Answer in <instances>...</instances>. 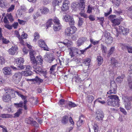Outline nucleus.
<instances>
[{"label": "nucleus", "instance_id": "1", "mask_svg": "<svg viewBox=\"0 0 132 132\" xmlns=\"http://www.w3.org/2000/svg\"><path fill=\"white\" fill-rule=\"evenodd\" d=\"M109 97L108 100V104L111 106L117 107L119 105V101L118 97L116 95H111L108 96Z\"/></svg>", "mask_w": 132, "mask_h": 132}, {"label": "nucleus", "instance_id": "2", "mask_svg": "<svg viewBox=\"0 0 132 132\" xmlns=\"http://www.w3.org/2000/svg\"><path fill=\"white\" fill-rule=\"evenodd\" d=\"M92 46V45L90 44L88 47H87L83 50H79L75 48H72L70 49L71 52H70L69 54L72 57H76L77 56L80 54H79V52H80L81 54H83L88 49L91 48Z\"/></svg>", "mask_w": 132, "mask_h": 132}, {"label": "nucleus", "instance_id": "3", "mask_svg": "<svg viewBox=\"0 0 132 132\" xmlns=\"http://www.w3.org/2000/svg\"><path fill=\"white\" fill-rule=\"evenodd\" d=\"M112 38L110 36V34L107 31L105 32L104 36L102 38L103 41L107 44H110L113 42Z\"/></svg>", "mask_w": 132, "mask_h": 132}, {"label": "nucleus", "instance_id": "4", "mask_svg": "<svg viewBox=\"0 0 132 132\" xmlns=\"http://www.w3.org/2000/svg\"><path fill=\"white\" fill-rule=\"evenodd\" d=\"M122 99L125 103V107L127 110H129L131 109V106L130 98L126 95L123 96L122 97Z\"/></svg>", "mask_w": 132, "mask_h": 132}, {"label": "nucleus", "instance_id": "5", "mask_svg": "<svg viewBox=\"0 0 132 132\" xmlns=\"http://www.w3.org/2000/svg\"><path fill=\"white\" fill-rule=\"evenodd\" d=\"M110 90L107 92L108 94H115L117 92V85L114 81H112L111 82Z\"/></svg>", "mask_w": 132, "mask_h": 132}, {"label": "nucleus", "instance_id": "6", "mask_svg": "<svg viewBox=\"0 0 132 132\" xmlns=\"http://www.w3.org/2000/svg\"><path fill=\"white\" fill-rule=\"evenodd\" d=\"M5 88H4L5 89ZM5 91L6 92V94H5L3 96V101L5 102H7L10 101L11 98V97L10 96V94H11V95L12 96L13 98L15 97V93H12V92H8V90L5 91Z\"/></svg>", "mask_w": 132, "mask_h": 132}, {"label": "nucleus", "instance_id": "7", "mask_svg": "<svg viewBox=\"0 0 132 132\" xmlns=\"http://www.w3.org/2000/svg\"><path fill=\"white\" fill-rule=\"evenodd\" d=\"M24 62L23 58H18L15 60V63L17 64V67L19 69H22L25 68L24 66L22 65V64Z\"/></svg>", "mask_w": 132, "mask_h": 132}, {"label": "nucleus", "instance_id": "8", "mask_svg": "<svg viewBox=\"0 0 132 132\" xmlns=\"http://www.w3.org/2000/svg\"><path fill=\"white\" fill-rule=\"evenodd\" d=\"M22 74L20 72L15 73L12 77V80L15 83H18L20 81L22 78Z\"/></svg>", "mask_w": 132, "mask_h": 132}, {"label": "nucleus", "instance_id": "9", "mask_svg": "<svg viewBox=\"0 0 132 132\" xmlns=\"http://www.w3.org/2000/svg\"><path fill=\"white\" fill-rule=\"evenodd\" d=\"M76 30V28L74 25L70 26V27L68 28L65 30V34L67 36H70L71 34L74 33Z\"/></svg>", "mask_w": 132, "mask_h": 132}, {"label": "nucleus", "instance_id": "10", "mask_svg": "<svg viewBox=\"0 0 132 132\" xmlns=\"http://www.w3.org/2000/svg\"><path fill=\"white\" fill-rule=\"evenodd\" d=\"M117 32H120L121 34L123 35H127L129 33V30L128 29L124 28L123 27L120 26L118 29H116Z\"/></svg>", "mask_w": 132, "mask_h": 132}, {"label": "nucleus", "instance_id": "11", "mask_svg": "<svg viewBox=\"0 0 132 132\" xmlns=\"http://www.w3.org/2000/svg\"><path fill=\"white\" fill-rule=\"evenodd\" d=\"M64 19L65 21L69 22L70 26L75 24V22L72 16L67 15L64 16Z\"/></svg>", "mask_w": 132, "mask_h": 132}, {"label": "nucleus", "instance_id": "12", "mask_svg": "<svg viewBox=\"0 0 132 132\" xmlns=\"http://www.w3.org/2000/svg\"><path fill=\"white\" fill-rule=\"evenodd\" d=\"M5 91L8 90V92H12V93L13 94H15V93H16L19 96L21 97L22 99L23 100H24L26 99V97L21 94L18 91H15L13 90L12 89H11L10 88H8L7 87H5Z\"/></svg>", "mask_w": 132, "mask_h": 132}, {"label": "nucleus", "instance_id": "13", "mask_svg": "<svg viewBox=\"0 0 132 132\" xmlns=\"http://www.w3.org/2000/svg\"><path fill=\"white\" fill-rule=\"evenodd\" d=\"M30 60L31 63L34 65L37 64H40L43 61V59L42 58H30Z\"/></svg>", "mask_w": 132, "mask_h": 132}, {"label": "nucleus", "instance_id": "14", "mask_svg": "<svg viewBox=\"0 0 132 132\" xmlns=\"http://www.w3.org/2000/svg\"><path fill=\"white\" fill-rule=\"evenodd\" d=\"M70 2L68 0H64L63 2L62 10L63 11H66L69 9Z\"/></svg>", "mask_w": 132, "mask_h": 132}, {"label": "nucleus", "instance_id": "15", "mask_svg": "<svg viewBox=\"0 0 132 132\" xmlns=\"http://www.w3.org/2000/svg\"><path fill=\"white\" fill-rule=\"evenodd\" d=\"M96 113V119L98 120H102L104 117L103 112L102 111H97Z\"/></svg>", "mask_w": 132, "mask_h": 132}, {"label": "nucleus", "instance_id": "16", "mask_svg": "<svg viewBox=\"0 0 132 132\" xmlns=\"http://www.w3.org/2000/svg\"><path fill=\"white\" fill-rule=\"evenodd\" d=\"M18 48L16 46H12L9 50L8 52L11 55H14L16 53H17V51Z\"/></svg>", "mask_w": 132, "mask_h": 132}, {"label": "nucleus", "instance_id": "17", "mask_svg": "<svg viewBox=\"0 0 132 132\" xmlns=\"http://www.w3.org/2000/svg\"><path fill=\"white\" fill-rule=\"evenodd\" d=\"M39 46L42 48H43L45 50H48L47 47L44 41L42 39L40 40L38 42Z\"/></svg>", "mask_w": 132, "mask_h": 132}, {"label": "nucleus", "instance_id": "18", "mask_svg": "<svg viewBox=\"0 0 132 132\" xmlns=\"http://www.w3.org/2000/svg\"><path fill=\"white\" fill-rule=\"evenodd\" d=\"M3 73L6 75H9L11 74V70L9 67H4L3 70Z\"/></svg>", "mask_w": 132, "mask_h": 132}, {"label": "nucleus", "instance_id": "19", "mask_svg": "<svg viewBox=\"0 0 132 132\" xmlns=\"http://www.w3.org/2000/svg\"><path fill=\"white\" fill-rule=\"evenodd\" d=\"M87 40V38L85 37L80 38L77 41L78 46H80Z\"/></svg>", "mask_w": 132, "mask_h": 132}, {"label": "nucleus", "instance_id": "20", "mask_svg": "<svg viewBox=\"0 0 132 132\" xmlns=\"http://www.w3.org/2000/svg\"><path fill=\"white\" fill-rule=\"evenodd\" d=\"M78 7V8L79 9L81 12H83L84 11L85 8V3L83 2H80L79 3Z\"/></svg>", "mask_w": 132, "mask_h": 132}, {"label": "nucleus", "instance_id": "21", "mask_svg": "<svg viewBox=\"0 0 132 132\" xmlns=\"http://www.w3.org/2000/svg\"><path fill=\"white\" fill-rule=\"evenodd\" d=\"M125 77L124 75H122L120 76H119L116 79V81L118 83H121L123 80V78Z\"/></svg>", "mask_w": 132, "mask_h": 132}, {"label": "nucleus", "instance_id": "22", "mask_svg": "<svg viewBox=\"0 0 132 132\" xmlns=\"http://www.w3.org/2000/svg\"><path fill=\"white\" fill-rule=\"evenodd\" d=\"M30 58H38V56H36V52L33 50H30L29 51Z\"/></svg>", "mask_w": 132, "mask_h": 132}, {"label": "nucleus", "instance_id": "23", "mask_svg": "<svg viewBox=\"0 0 132 132\" xmlns=\"http://www.w3.org/2000/svg\"><path fill=\"white\" fill-rule=\"evenodd\" d=\"M22 75L26 76H30L31 75L32 72L30 70L22 71L21 72Z\"/></svg>", "mask_w": 132, "mask_h": 132}, {"label": "nucleus", "instance_id": "24", "mask_svg": "<svg viewBox=\"0 0 132 132\" xmlns=\"http://www.w3.org/2000/svg\"><path fill=\"white\" fill-rule=\"evenodd\" d=\"M69 118L67 116H64L63 117L61 121L63 124H66L68 122Z\"/></svg>", "mask_w": 132, "mask_h": 132}, {"label": "nucleus", "instance_id": "25", "mask_svg": "<svg viewBox=\"0 0 132 132\" xmlns=\"http://www.w3.org/2000/svg\"><path fill=\"white\" fill-rule=\"evenodd\" d=\"M111 63L114 67H117L118 66V63L115 58H112L111 60Z\"/></svg>", "mask_w": 132, "mask_h": 132}, {"label": "nucleus", "instance_id": "26", "mask_svg": "<svg viewBox=\"0 0 132 132\" xmlns=\"http://www.w3.org/2000/svg\"><path fill=\"white\" fill-rule=\"evenodd\" d=\"M22 109H19L18 110L17 112L14 114V116L12 117L15 118L19 117L20 115L22 113Z\"/></svg>", "mask_w": 132, "mask_h": 132}, {"label": "nucleus", "instance_id": "27", "mask_svg": "<svg viewBox=\"0 0 132 132\" xmlns=\"http://www.w3.org/2000/svg\"><path fill=\"white\" fill-rule=\"evenodd\" d=\"M39 11L41 12L42 14H46L49 12L48 9L45 7H43L42 9H39Z\"/></svg>", "mask_w": 132, "mask_h": 132}, {"label": "nucleus", "instance_id": "28", "mask_svg": "<svg viewBox=\"0 0 132 132\" xmlns=\"http://www.w3.org/2000/svg\"><path fill=\"white\" fill-rule=\"evenodd\" d=\"M33 68L34 69H35L34 70V71L37 73H40L42 71V69L40 67H38L36 68L35 66H34Z\"/></svg>", "mask_w": 132, "mask_h": 132}, {"label": "nucleus", "instance_id": "29", "mask_svg": "<svg viewBox=\"0 0 132 132\" xmlns=\"http://www.w3.org/2000/svg\"><path fill=\"white\" fill-rule=\"evenodd\" d=\"M57 65V64L52 65L50 68L49 72L50 74H53L55 72V70L56 69V67Z\"/></svg>", "mask_w": 132, "mask_h": 132}, {"label": "nucleus", "instance_id": "30", "mask_svg": "<svg viewBox=\"0 0 132 132\" xmlns=\"http://www.w3.org/2000/svg\"><path fill=\"white\" fill-rule=\"evenodd\" d=\"M53 28L55 31H59L61 28L60 24H53Z\"/></svg>", "mask_w": 132, "mask_h": 132}, {"label": "nucleus", "instance_id": "31", "mask_svg": "<svg viewBox=\"0 0 132 132\" xmlns=\"http://www.w3.org/2000/svg\"><path fill=\"white\" fill-rule=\"evenodd\" d=\"M120 0H112L113 4L116 7H118L119 6L120 4Z\"/></svg>", "mask_w": 132, "mask_h": 132}, {"label": "nucleus", "instance_id": "32", "mask_svg": "<svg viewBox=\"0 0 132 132\" xmlns=\"http://www.w3.org/2000/svg\"><path fill=\"white\" fill-rule=\"evenodd\" d=\"M52 19H49L46 22V27H47L46 29H47L48 27H51V25L53 24L52 22Z\"/></svg>", "mask_w": 132, "mask_h": 132}, {"label": "nucleus", "instance_id": "33", "mask_svg": "<svg viewBox=\"0 0 132 132\" xmlns=\"http://www.w3.org/2000/svg\"><path fill=\"white\" fill-rule=\"evenodd\" d=\"M0 117L2 118H8L12 117V116L11 114H3L0 115Z\"/></svg>", "mask_w": 132, "mask_h": 132}, {"label": "nucleus", "instance_id": "34", "mask_svg": "<svg viewBox=\"0 0 132 132\" xmlns=\"http://www.w3.org/2000/svg\"><path fill=\"white\" fill-rule=\"evenodd\" d=\"M62 0H55L53 1L52 5L53 6H55L56 5H58L59 4L61 3Z\"/></svg>", "mask_w": 132, "mask_h": 132}, {"label": "nucleus", "instance_id": "35", "mask_svg": "<svg viewBox=\"0 0 132 132\" xmlns=\"http://www.w3.org/2000/svg\"><path fill=\"white\" fill-rule=\"evenodd\" d=\"M94 98L93 96L92 95H88L87 98V101L89 103H91L93 101Z\"/></svg>", "mask_w": 132, "mask_h": 132}, {"label": "nucleus", "instance_id": "36", "mask_svg": "<svg viewBox=\"0 0 132 132\" xmlns=\"http://www.w3.org/2000/svg\"><path fill=\"white\" fill-rule=\"evenodd\" d=\"M23 104L22 101H20L19 103H15L14 104L16 108H22L23 106Z\"/></svg>", "mask_w": 132, "mask_h": 132}, {"label": "nucleus", "instance_id": "37", "mask_svg": "<svg viewBox=\"0 0 132 132\" xmlns=\"http://www.w3.org/2000/svg\"><path fill=\"white\" fill-rule=\"evenodd\" d=\"M102 98L101 97L98 98L95 100L94 102V103L95 102H98L102 104H105L106 103L104 101H102Z\"/></svg>", "mask_w": 132, "mask_h": 132}, {"label": "nucleus", "instance_id": "38", "mask_svg": "<svg viewBox=\"0 0 132 132\" xmlns=\"http://www.w3.org/2000/svg\"><path fill=\"white\" fill-rule=\"evenodd\" d=\"M115 25H118L120 24V21L119 19H115L112 22Z\"/></svg>", "mask_w": 132, "mask_h": 132}, {"label": "nucleus", "instance_id": "39", "mask_svg": "<svg viewBox=\"0 0 132 132\" xmlns=\"http://www.w3.org/2000/svg\"><path fill=\"white\" fill-rule=\"evenodd\" d=\"M32 80L33 81H36L37 82H42L43 81V80L39 78L37 76H36L35 78L32 79Z\"/></svg>", "mask_w": 132, "mask_h": 132}, {"label": "nucleus", "instance_id": "40", "mask_svg": "<svg viewBox=\"0 0 132 132\" xmlns=\"http://www.w3.org/2000/svg\"><path fill=\"white\" fill-rule=\"evenodd\" d=\"M90 61V58L86 59L83 62V63L85 64L86 66H89Z\"/></svg>", "mask_w": 132, "mask_h": 132}, {"label": "nucleus", "instance_id": "41", "mask_svg": "<svg viewBox=\"0 0 132 132\" xmlns=\"http://www.w3.org/2000/svg\"><path fill=\"white\" fill-rule=\"evenodd\" d=\"M101 48L102 52L104 53V54H105L107 51L106 47L104 45L101 44Z\"/></svg>", "mask_w": 132, "mask_h": 132}, {"label": "nucleus", "instance_id": "42", "mask_svg": "<svg viewBox=\"0 0 132 132\" xmlns=\"http://www.w3.org/2000/svg\"><path fill=\"white\" fill-rule=\"evenodd\" d=\"M52 20L54 23L53 24H60L59 20L57 17H54L53 19Z\"/></svg>", "mask_w": 132, "mask_h": 132}, {"label": "nucleus", "instance_id": "43", "mask_svg": "<svg viewBox=\"0 0 132 132\" xmlns=\"http://www.w3.org/2000/svg\"><path fill=\"white\" fill-rule=\"evenodd\" d=\"M6 16L11 22H12L13 20V16L11 15V13H7Z\"/></svg>", "mask_w": 132, "mask_h": 132}, {"label": "nucleus", "instance_id": "44", "mask_svg": "<svg viewBox=\"0 0 132 132\" xmlns=\"http://www.w3.org/2000/svg\"><path fill=\"white\" fill-rule=\"evenodd\" d=\"M6 5V3L5 0L0 1V6L1 7H4Z\"/></svg>", "mask_w": 132, "mask_h": 132}, {"label": "nucleus", "instance_id": "45", "mask_svg": "<svg viewBox=\"0 0 132 132\" xmlns=\"http://www.w3.org/2000/svg\"><path fill=\"white\" fill-rule=\"evenodd\" d=\"M24 11L22 10H18L17 12V14L20 16L23 15L24 14Z\"/></svg>", "mask_w": 132, "mask_h": 132}, {"label": "nucleus", "instance_id": "46", "mask_svg": "<svg viewBox=\"0 0 132 132\" xmlns=\"http://www.w3.org/2000/svg\"><path fill=\"white\" fill-rule=\"evenodd\" d=\"M79 3L77 2L73 3H72L71 6L74 9L78 8V7Z\"/></svg>", "mask_w": 132, "mask_h": 132}, {"label": "nucleus", "instance_id": "47", "mask_svg": "<svg viewBox=\"0 0 132 132\" xmlns=\"http://www.w3.org/2000/svg\"><path fill=\"white\" fill-rule=\"evenodd\" d=\"M34 36L35 38L33 40L35 42H36L37 39H39V34H38L37 32L35 33Z\"/></svg>", "mask_w": 132, "mask_h": 132}, {"label": "nucleus", "instance_id": "48", "mask_svg": "<svg viewBox=\"0 0 132 132\" xmlns=\"http://www.w3.org/2000/svg\"><path fill=\"white\" fill-rule=\"evenodd\" d=\"M116 16L115 15H111L109 17V19L112 22L116 19Z\"/></svg>", "mask_w": 132, "mask_h": 132}, {"label": "nucleus", "instance_id": "49", "mask_svg": "<svg viewBox=\"0 0 132 132\" xmlns=\"http://www.w3.org/2000/svg\"><path fill=\"white\" fill-rule=\"evenodd\" d=\"M94 9L93 7H90V5H88V10L87 11V12L88 13H90L92 12V10Z\"/></svg>", "mask_w": 132, "mask_h": 132}, {"label": "nucleus", "instance_id": "50", "mask_svg": "<svg viewBox=\"0 0 132 132\" xmlns=\"http://www.w3.org/2000/svg\"><path fill=\"white\" fill-rule=\"evenodd\" d=\"M120 46L121 47L123 50H124L126 48H127V47L128 46L127 45H126L122 43L120 44Z\"/></svg>", "mask_w": 132, "mask_h": 132}, {"label": "nucleus", "instance_id": "51", "mask_svg": "<svg viewBox=\"0 0 132 132\" xmlns=\"http://www.w3.org/2000/svg\"><path fill=\"white\" fill-rule=\"evenodd\" d=\"M38 10V11L36 13L35 15H34L33 16V18L34 19H36L40 15V12Z\"/></svg>", "mask_w": 132, "mask_h": 132}, {"label": "nucleus", "instance_id": "52", "mask_svg": "<svg viewBox=\"0 0 132 132\" xmlns=\"http://www.w3.org/2000/svg\"><path fill=\"white\" fill-rule=\"evenodd\" d=\"M83 23V21L82 19L81 18H79V20L78 21V25L79 26H81Z\"/></svg>", "mask_w": 132, "mask_h": 132}, {"label": "nucleus", "instance_id": "53", "mask_svg": "<svg viewBox=\"0 0 132 132\" xmlns=\"http://www.w3.org/2000/svg\"><path fill=\"white\" fill-rule=\"evenodd\" d=\"M30 124H31V125L34 126L35 127H38V125L37 124V123L35 121H33V120L32 121L31 123Z\"/></svg>", "mask_w": 132, "mask_h": 132}, {"label": "nucleus", "instance_id": "54", "mask_svg": "<svg viewBox=\"0 0 132 132\" xmlns=\"http://www.w3.org/2000/svg\"><path fill=\"white\" fill-rule=\"evenodd\" d=\"M69 105L71 108L75 107L76 106V105L74 103L70 102L68 104Z\"/></svg>", "mask_w": 132, "mask_h": 132}, {"label": "nucleus", "instance_id": "55", "mask_svg": "<svg viewBox=\"0 0 132 132\" xmlns=\"http://www.w3.org/2000/svg\"><path fill=\"white\" fill-rule=\"evenodd\" d=\"M1 39H2V42L3 43L6 44L9 42V40H7L6 38H4L3 36Z\"/></svg>", "mask_w": 132, "mask_h": 132}, {"label": "nucleus", "instance_id": "56", "mask_svg": "<svg viewBox=\"0 0 132 132\" xmlns=\"http://www.w3.org/2000/svg\"><path fill=\"white\" fill-rule=\"evenodd\" d=\"M33 120L30 117H29L26 120V122L29 124L31 123L32 121Z\"/></svg>", "mask_w": 132, "mask_h": 132}, {"label": "nucleus", "instance_id": "57", "mask_svg": "<svg viewBox=\"0 0 132 132\" xmlns=\"http://www.w3.org/2000/svg\"><path fill=\"white\" fill-rule=\"evenodd\" d=\"M14 8V6L13 5H12L10 7H9L7 10V12H10L11 11L13 10Z\"/></svg>", "mask_w": 132, "mask_h": 132}, {"label": "nucleus", "instance_id": "58", "mask_svg": "<svg viewBox=\"0 0 132 132\" xmlns=\"http://www.w3.org/2000/svg\"><path fill=\"white\" fill-rule=\"evenodd\" d=\"M95 132H98V127L96 124H94L93 126Z\"/></svg>", "mask_w": 132, "mask_h": 132}, {"label": "nucleus", "instance_id": "59", "mask_svg": "<svg viewBox=\"0 0 132 132\" xmlns=\"http://www.w3.org/2000/svg\"><path fill=\"white\" fill-rule=\"evenodd\" d=\"M98 61V64L100 65L103 62V58H97Z\"/></svg>", "mask_w": 132, "mask_h": 132}, {"label": "nucleus", "instance_id": "60", "mask_svg": "<svg viewBox=\"0 0 132 132\" xmlns=\"http://www.w3.org/2000/svg\"><path fill=\"white\" fill-rule=\"evenodd\" d=\"M51 1V0H43V3L44 5H46Z\"/></svg>", "mask_w": 132, "mask_h": 132}, {"label": "nucleus", "instance_id": "61", "mask_svg": "<svg viewBox=\"0 0 132 132\" xmlns=\"http://www.w3.org/2000/svg\"><path fill=\"white\" fill-rule=\"evenodd\" d=\"M79 14L82 17H83L85 18H87V15L84 12H80Z\"/></svg>", "mask_w": 132, "mask_h": 132}, {"label": "nucleus", "instance_id": "62", "mask_svg": "<svg viewBox=\"0 0 132 132\" xmlns=\"http://www.w3.org/2000/svg\"><path fill=\"white\" fill-rule=\"evenodd\" d=\"M18 20L19 23L23 25L26 22V21H24L22 20H21L19 19H18Z\"/></svg>", "mask_w": 132, "mask_h": 132}, {"label": "nucleus", "instance_id": "63", "mask_svg": "<svg viewBox=\"0 0 132 132\" xmlns=\"http://www.w3.org/2000/svg\"><path fill=\"white\" fill-rule=\"evenodd\" d=\"M115 50V48L114 47H112L110 50H109V54L110 55Z\"/></svg>", "mask_w": 132, "mask_h": 132}, {"label": "nucleus", "instance_id": "64", "mask_svg": "<svg viewBox=\"0 0 132 132\" xmlns=\"http://www.w3.org/2000/svg\"><path fill=\"white\" fill-rule=\"evenodd\" d=\"M128 53H132V47L128 46L127 48Z\"/></svg>", "mask_w": 132, "mask_h": 132}]
</instances>
